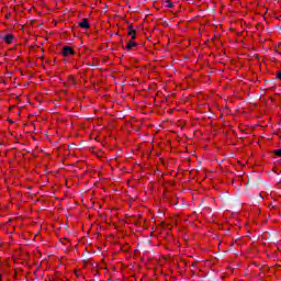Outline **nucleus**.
I'll list each match as a JSON object with an SVG mask.
<instances>
[{
	"mask_svg": "<svg viewBox=\"0 0 281 281\" xmlns=\"http://www.w3.org/2000/svg\"><path fill=\"white\" fill-rule=\"evenodd\" d=\"M137 47H138L137 42H135V40H130L126 46L124 47V49H126L127 52H133L134 49H137Z\"/></svg>",
	"mask_w": 281,
	"mask_h": 281,
	"instance_id": "obj_1",
	"label": "nucleus"
},
{
	"mask_svg": "<svg viewBox=\"0 0 281 281\" xmlns=\"http://www.w3.org/2000/svg\"><path fill=\"white\" fill-rule=\"evenodd\" d=\"M128 32H127V36L132 37V41H135V38H137V30H135L133 27V24H130L127 27Z\"/></svg>",
	"mask_w": 281,
	"mask_h": 281,
	"instance_id": "obj_2",
	"label": "nucleus"
},
{
	"mask_svg": "<svg viewBox=\"0 0 281 281\" xmlns=\"http://www.w3.org/2000/svg\"><path fill=\"white\" fill-rule=\"evenodd\" d=\"M63 56H74L76 54V50L71 46L64 47L61 52Z\"/></svg>",
	"mask_w": 281,
	"mask_h": 281,
	"instance_id": "obj_3",
	"label": "nucleus"
},
{
	"mask_svg": "<svg viewBox=\"0 0 281 281\" xmlns=\"http://www.w3.org/2000/svg\"><path fill=\"white\" fill-rule=\"evenodd\" d=\"M79 27L82 30H89L91 27V23H89L88 19H83L81 22H79Z\"/></svg>",
	"mask_w": 281,
	"mask_h": 281,
	"instance_id": "obj_4",
	"label": "nucleus"
},
{
	"mask_svg": "<svg viewBox=\"0 0 281 281\" xmlns=\"http://www.w3.org/2000/svg\"><path fill=\"white\" fill-rule=\"evenodd\" d=\"M4 43H7V45H12L13 41H14V35L13 34H7L3 37Z\"/></svg>",
	"mask_w": 281,
	"mask_h": 281,
	"instance_id": "obj_5",
	"label": "nucleus"
},
{
	"mask_svg": "<svg viewBox=\"0 0 281 281\" xmlns=\"http://www.w3.org/2000/svg\"><path fill=\"white\" fill-rule=\"evenodd\" d=\"M166 8H175V3H172L170 0H167Z\"/></svg>",
	"mask_w": 281,
	"mask_h": 281,
	"instance_id": "obj_6",
	"label": "nucleus"
},
{
	"mask_svg": "<svg viewBox=\"0 0 281 281\" xmlns=\"http://www.w3.org/2000/svg\"><path fill=\"white\" fill-rule=\"evenodd\" d=\"M274 155H277V157H281V149H277V150L274 151Z\"/></svg>",
	"mask_w": 281,
	"mask_h": 281,
	"instance_id": "obj_7",
	"label": "nucleus"
},
{
	"mask_svg": "<svg viewBox=\"0 0 281 281\" xmlns=\"http://www.w3.org/2000/svg\"><path fill=\"white\" fill-rule=\"evenodd\" d=\"M277 78H278L279 80H281V71H280V70L277 71Z\"/></svg>",
	"mask_w": 281,
	"mask_h": 281,
	"instance_id": "obj_8",
	"label": "nucleus"
},
{
	"mask_svg": "<svg viewBox=\"0 0 281 281\" xmlns=\"http://www.w3.org/2000/svg\"><path fill=\"white\" fill-rule=\"evenodd\" d=\"M0 281H3V274L0 273Z\"/></svg>",
	"mask_w": 281,
	"mask_h": 281,
	"instance_id": "obj_9",
	"label": "nucleus"
}]
</instances>
